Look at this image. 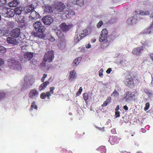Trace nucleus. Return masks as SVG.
<instances>
[{"label": "nucleus", "instance_id": "obj_1", "mask_svg": "<svg viewBox=\"0 0 153 153\" xmlns=\"http://www.w3.org/2000/svg\"><path fill=\"white\" fill-rule=\"evenodd\" d=\"M33 26L36 31L32 32L31 33L32 35L35 37H38L40 38L44 39L45 36V34L43 33L45 31V26L39 21L35 22L33 24Z\"/></svg>", "mask_w": 153, "mask_h": 153}, {"label": "nucleus", "instance_id": "obj_2", "mask_svg": "<svg viewBox=\"0 0 153 153\" xmlns=\"http://www.w3.org/2000/svg\"><path fill=\"white\" fill-rule=\"evenodd\" d=\"M142 45L143 46L141 47L134 48L132 51V53L135 55L140 56L143 50V48L147 49L149 46L148 43L146 42L142 43Z\"/></svg>", "mask_w": 153, "mask_h": 153}, {"label": "nucleus", "instance_id": "obj_3", "mask_svg": "<svg viewBox=\"0 0 153 153\" xmlns=\"http://www.w3.org/2000/svg\"><path fill=\"white\" fill-rule=\"evenodd\" d=\"M54 57L53 51V50L48 51L44 55L43 62H44L45 63L46 62H53Z\"/></svg>", "mask_w": 153, "mask_h": 153}, {"label": "nucleus", "instance_id": "obj_4", "mask_svg": "<svg viewBox=\"0 0 153 153\" xmlns=\"http://www.w3.org/2000/svg\"><path fill=\"white\" fill-rule=\"evenodd\" d=\"M49 91L46 92H43L40 94V98L42 99H45L46 98L48 99H49L51 95L54 93V90L55 89L54 87H50Z\"/></svg>", "mask_w": 153, "mask_h": 153}, {"label": "nucleus", "instance_id": "obj_5", "mask_svg": "<svg viewBox=\"0 0 153 153\" xmlns=\"http://www.w3.org/2000/svg\"><path fill=\"white\" fill-rule=\"evenodd\" d=\"M108 34V30L106 28L102 29L100 33V36L99 38V42H102L105 41L107 38Z\"/></svg>", "mask_w": 153, "mask_h": 153}, {"label": "nucleus", "instance_id": "obj_6", "mask_svg": "<svg viewBox=\"0 0 153 153\" xmlns=\"http://www.w3.org/2000/svg\"><path fill=\"white\" fill-rule=\"evenodd\" d=\"M9 65L14 69H18L20 66V63L18 61L14 59H12L9 61Z\"/></svg>", "mask_w": 153, "mask_h": 153}, {"label": "nucleus", "instance_id": "obj_7", "mask_svg": "<svg viewBox=\"0 0 153 153\" xmlns=\"http://www.w3.org/2000/svg\"><path fill=\"white\" fill-rule=\"evenodd\" d=\"M45 25H49L53 21V19L50 16H47L44 17L42 19Z\"/></svg>", "mask_w": 153, "mask_h": 153}, {"label": "nucleus", "instance_id": "obj_8", "mask_svg": "<svg viewBox=\"0 0 153 153\" xmlns=\"http://www.w3.org/2000/svg\"><path fill=\"white\" fill-rule=\"evenodd\" d=\"M59 27L61 30L64 32L69 30L71 27L70 25H67L65 23H62L59 25Z\"/></svg>", "mask_w": 153, "mask_h": 153}, {"label": "nucleus", "instance_id": "obj_9", "mask_svg": "<svg viewBox=\"0 0 153 153\" xmlns=\"http://www.w3.org/2000/svg\"><path fill=\"white\" fill-rule=\"evenodd\" d=\"M20 30L19 28H16L13 30L10 33L11 36L13 38H17L20 34Z\"/></svg>", "mask_w": 153, "mask_h": 153}, {"label": "nucleus", "instance_id": "obj_10", "mask_svg": "<svg viewBox=\"0 0 153 153\" xmlns=\"http://www.w3.org/2000/svg\"><path fill=\"white\" fill-rule=\"evenodd\" d=\"M133 79L129 75H127L125 76L124 83L127 85H130L133 82Z\"/></svg>", "mask_w": 153, "mask_h": 153}, {"label": "nucleus", "instance_id": "obj_11", "mask_svg": "<svg viewBox=\"0 0 153 153\" xmlns=\"http://www.w3.org/2000/svg\"><path fill=\"white\" fill-rule=\"evenodd\" d=\"M56 9L58 12H61L62 11L65 6L64 4L61 2L58 3L56 5Z\"/></svg>", "mask_w": 153, "mask_h": 153}, {"label": "nucleus", "instance_id": "obj_12", "mask_svg": "<svg viewBox=\"0 0 153 153\" xmlns=\"http://www.w3.org/2000/svg\"><path fill=\"white\" fill-rule=\"evenodd\" d=\"M119 139L117 137L111 136L108 141L112 145L117 143L119 141Z\"/></svg>", "mask_w": 153, "mask_h": 153}, {"label": "nucleus", "instance_id": "obj_13", "mask_svg": "<svg viewBox=\"0 0 153 153\" xmlns=\"http://www.w3.org/2000/svg\"><path fill=\"white\" fill-rule=\"evenodd\" d=\"M7 41L9 44H11L14 45H16L19 43V41L11 37H8L7 38Z\"/></svg>", "mask_w": 153, "mask_h": 153}, {"label": "nucleus", "instance_id": "obj_14", "mask_svg": "<svg viewBox=\"0 0 153 153\" xmlns=\"http://www.w3.org/2000/svg\"><path fill=\"white\" fill-rule=\"evenodd\" d=\"M56 34L62 42H65V36L63 32H62L61 30H59L56 32Z\"/></svg>", "mask_w": 153, "mask_h": 153}, {"label": "nucleus", "instance_id": "obj_15", "mask_svg": "<svg viewBox=\"0 0 153 153\" xmlns=\"http://www.w3.org/2000/svg\"><path fill=\"white\" fill-rule=\"evenodd\" d=\"M38 94L39 93L37 90H36L33 89L30 91L29 94V97L31 98H33L37 96Z\"/></svg>", "mask_w": 153, "mask_h": 153}, {"label": "nucleus", "instance_id": "obj_16", "mask_svg": "<svg viewBox=\"0 0 153 153\" xmlns=\"http://www.w3.org/2000/svg\"><path fill=\"white\" fill-rule=\"evenodd\" d=\"M76 77V74L75 71L73 70L70 72L68 77L69 80H73Z\"/></svg>", "mask_w": 153, "mask_h": 153}, {"label": "nucleus", "instance_id": "obj_17", "mask_svg": "<svg viewBox=\"0 0 153 153\" xmlns=\"http://www.w3.org/2000/svg\"><path fill=\"white\" fill-rule=\"evenodd\" d=\"M39 15L36 11H32L30 15V17L32 19H36L39 17Z\"/></svg>", "mask_w": 153, "mask_h": 153}, {"label": "nucleus", "instance_id": "obj_18", "mask_svg": "<svg viewBox=\"0 0 153 153\" xmlns=\"http://www.w3.org/2000/svg\"><path fill=\"white\" fill-rule=\"evenodd\" d=\"M71 2L74 4L81 6L84 4L83 0H71Z\"/></svg>", "mask_w": 153, "mask_h": 153}, {"label": "nucleus", "instance_id": "obj_19", "mask_svg": "<svg viewBox=\"0 0 153 153\" xmlns=\"http://www.w3.org/2000/svg\"><path fill=\"white\" fill-rule=\"evenodd\" d=\"M50 84V82L47 81L45 82H43V83L41 84L39 86V90L41 91L44 89L46 86Z\"/></svg>", "mask_w": 153, "mask_h": 153}, {"label": "nucleus", "instance_id": "obj_20", "mask_svg": "<svg viewBox=\"0 0 153 153\" xmlns=\"http://www.w3.org/2000/svg\"><path fill=\"white\" fill-rule=\"evenodd\" d=\"M6 10L7 11L6 12V13L4 14L6 15L7 17H11L14 16V14L13 13V11H12L10 8H8Z\"/></svg>", "mask_w": 153, "mask_h": 153}, {"label": "nucleus", "instance_id": "obj_21", "mask_svg": "<svg viewBox=\"0 0 153 153\" xmlns=\"http://www.w3.org/2000/svg\"><path fill=\"white\" fill-rule=\"evenodd\" d=\"M33 53L27 52L24 54V58L28 60H30L33 56Z\"/></svg>", "mask_w": 153, "mask_h": 153}, {"label": "nucleus", "instance_id": "obj_22", "mask_svg": "<svg viewBox=\"0 0 153 153\" xmlns=\"http://www.w3.org/2000/svg\"><path fill=\"white\" fill-rule=\"evenodd\" d=\"M24 10V8L22 7H18L15 8L14 11L15 13L17 15H20L22 11Z\"/></svg>", "mask_w": 153, "mask_h": 153}, {"label": "nucleus", "instance_id": "obj_23", "mask_svg": "<svg viewBox=\"0 0 153 153\" xmlns=\"http://www.w3.org/2000/svg\"><path fill=\"white\" fill-rule=\"evenodd\" d=\"M19 3V0H13L11 1L9 5L10 7H16L18 5Z\"/></svg>", "mask_w": 153, "mask_h": 153}, {"label": "nucleus", "instance_id": "obj_24", "mask_svg": "<svg viewBox=\"0 0 153 153\" xmlns=\"http://www.w3.org/2000/svg\"><path fill=\"white\" fill-rule=\"evenodd\" d=\"M126 96L124 98L126 100H128L131 98H132L135 96L134 94L131 93L130 94L129 92H127L125 94Z\"/></svg>", "mask_w": 153, "mask_h": 153}, {"label": "nucleus", "instance_id": "obj_25", "mask_svg": "<svg viewBox=\"0 0 153 153\" xmlns=\"http://www.w3.org/2000/svg\"><path fill=\"white\" fill-rule=\"evenodd\" d=\"M34 5L33 4L27 6L25 9L27 13L31 12L34 11Z\"/></svg>", "mask_w": 153, "mask_h": 153}, {"label": "nucleus", "instance_id": "obj_26", "mask_svg": "<svg viewBox=\"0 0 153 153\" xmlns=\"http://www.w3.org/2000/svg\"><path fill=\"white\" fill-rule=\"evenodd\" d=\"M103 42L101 44V47L102 48L104 49L108 46L110 41L106 39L105 41Z\"/></svg>", "mask_w": 153, "mask_h": 153}, {"label": "nucleus", "instance_id": "obj_27", "mask_svg": "<svg viewBox=\"0 0 153 153\" xmlns=\"http://www.w3.org/2000/svg\"><path fill=\"white\" fill-rule=\"evenodd\" d=\"M88 33V31L86 29H85L81 31L80 34V36L83 38L87 35Z\"/></svg>", "mask_w": 153, "mask_h": 153}, {"label": "nucleus", "instance_id": "obj_28", "mask_svg": "<svg viewBox=\"0 0 153 153\" xmlns=\"http://www.w3.org/2000/svg\"><path fill=\"white\" fill-rule=\"evenodd\" d=\"M82 38L80 35L76 34L74 37V41L75 42L77 43Z\"/></svg>", "mask_w": 153, "mask_h": 153}, {"label": "nucleus", "instance_id": "obj_29", "mask_svg": "<svg viewBox=\"0 0 153 153\" xmlns=\"http://www.w3.org/2000/svg\"><path fill=\"white\" fill-rule=\"evenodd\" d=\"M75 15V12L74 11L71 10L68 12V13H66V16L67 18L71 17L72 16Z\"/></svg>", "mask_w": 153, "mask_h": 153}, {"label": "nucleus", "instance_id": "obj_30", "mask_svg": "<svg viewBox=\"0 0 153 153\" xmlns=\"http://www.w3.org/2000/svg\"><path fill=\"white\" fill-rule=\"evenodd\" d=\"M97 150L100 152L101 153H105L106 152L105 147L104 146H102L99 147Z\"/></svg>", "mask_w": 153, "mask_h": 153}, {"label": "nucleus", "instance_id": "obj_31", "mask_svg": "<svg viewBox=\"0 0 153 153\" xmlns=\"http://www.w3.org/2000/svg\"><path fill=\"white\" fill-rule=\"evenodd\" d=\"M80 57H78L76 58L74 60L73 65V67H76L79 63V59H80Z\"/></svg>", "mask_w": 153, "mask_h": 153}, {"label": "nucleus", "instance_id": "obj_32", "mask_svg": "<svg viewBox=\"0 0 153 153\" xmlns=\"http://www.w3.org/2000/svg\"><path fill=\"white\" fill-rule=\"evenodd\" d=\"M151 31H152V29L149 27L144 29L143 33L144 34H149L151 33Z\"/></svg>", "mask_w": 153, "mask_h": 153}, {"label": "nucleus", "instance_id": "obj_33", "mask_svg": "<svg viewBox=\"0 0 153 153\" xmlns=\"http://www.w3.org/2000/svg\"><path fill=\"white\" fill-rule=\"evenodd\" d=\"M145 93L147 94L148 96L151 97L152 95V91L151 90H149L148 89H145L144 90Z\"/></svg>", "mask_w": 153, "mask_h": 153}, {"label": "nucleus", "instance_id": "obj_34", "mask_svg": "<svg viewBox=\"0 0 153 153\" xmlns=\"http://www.w3.org/2000/svg\"><path fill=\"white\" fill-rule=\"evenodd\" d=\"M33 108L36 109H37V105H36V102L35 101L32 102L31 105L30 109L31 110H33Z\"/></svg>", "mask_w": 153, "mask_h": 153}, {"label": "nucleus", "instance_id": "obj_35", "mask_svg": "<svg viewBox=\"0 0 153 153\" xmlns=\"http://www.w3.org/2000/svg\"><path fill=\"white\" fill-rule=\"evenodd\" d=\"M6 51V49L3 46H0V54L5 53Z\"/></svg>", "mask_w": 153, "mask_h": 153}, {"label": "nucleus", "instance_id": "obj_36", "mask_svg": "<svg viewBox=\"0 0 153 153\" xmlns=\"http://www.w3.org/2000/svg\"><path fill=\"white\" fill-rule=\"evenodd\" d=\"M139 14L140 15H149L150 14V12L149 11H142L141 12H140L139 13Z\"/></svg>", "mask_w": 153, "mask_h": 153}, {"label": "nucleus", "instance_id": "obj_37", "mask_svg": "<svg viewBox=\"0 0 153 153\" xmlns=\"http://www.w3.org/2000/svg\"><path fill=\"white\" fill-rule=\"evenodd\" d=\"M6 96V94L3 91H0V100L1 99L4 98Z\"/></svg>", "mask_w": 153, "mask_h": 153}, {"label": "nucleus", "instance_id": "obj_38", "mask_svg": "<svg viewBox=\"0 0 153 153\" xmlns=\"http://www.w3.org/2000/svg\"><path fill=\"white\" fill-rule=\"evenodd\" d=\"M7 4L6 0H0V6H3Z\"/></svg>", "mask_w": 153, "mask_h": 153}, {"label": "nucleus", "instance_id": "obj_39", "mask_svg": "<svg viewBox=\"0 0 153 153\" xmlns=\"http://www.w3.org/2000/svg\"><path fill=\"white\" fill-rule=\"evenodd\" d=\"M83 95V98L85 100V102H86V101L88 99V93H84Z\"/></svg>", "mask_w": 153, "mask_h": 153}, {"label": "nucleus", "instance_id": "obj_40", "mask_svg": "<svg viewBox=\"0 0 153 153\" xmlns=\"http://www.w3.org/2000/svg\"><path fill=\"white\" fill-rule=\"evenodd\" d=\"M119 94L118 92L115 89L114 92L111 94V96L115 97L118 96Z\"/></svg>", "mask_w": 153, "mask_h": 153}, {"label": "nucleus", "instance_id": "obj_41", "mask_svg": "<svg viewBox=\"0 0 153 153\" xmlns=\"http://www.w3.org/2000/svg\"><path fill=\"white\" fill-rule=\"evenodd\" d=\"M46 9V11L48 12H51L52 11V8L51 6H46L45 7Z\"/></svg>", "mask_w": 153, "mask_h": 153}, {"label": "nucleus", "instance_id": "obj_42", "mask_svg": "<svg viewBox=\"0 0 153 153\" xmlns=\"http://www.w3.org/2000/svg\"><path fill=\"white\" fill-rule=\"evenodd\" d=\"M134 19V17H130L127 20V22L128 23L131 25L134 22L133 21V19Z\"/></svg>", "mask_w": 153, "mask_h": 153}, {"label": "nucleus", "instance_id": "obj_43", "mask_svg": "<svg viewBox=\"0 0 153 153\" xmlns=\"http://www.w3.org/2000/svg\"><path fill=\"white\" fill-rule=\"evenodd\" d=\"M150 107V104L149 102L146 103L145 104V106L144 108V110L145 111H146L149 109Z\"/></svg>", "mask_w": 153, "mask_h": 153}, {"label": "nucleus", "instance_id": "obj_44", "mask_svg": "<svg viewBox=\"0 0 153 153\" xmlns=\"http://www.w3.org/2000/svg\"><path fill=\"white\" fill-rule=\"evenodd\" d=\"M23 44H21V48L22 50H26L27 49L28 46L26 45H23Z\"/></svg>", "mask_w": 153, "mask_h": 153}, {"label": "nucleus", "instance_id": "obj_45", "mask_svg": "<svg viewBox=\"0 0 153 153\" xmlns=\"http://www.w3.org/2000/svg\"><path fill=\"white\" fill-rule=\"evenodd\" d=\"M82 91V87H80L78 91L76 93V95L77 96H79L81 93Z\"/></svg>", "mask_w": 153, "mask_h": 153}, {"label": "nucleus", "instance_id": "obj_46", "mask_svg": "<svg viewBox=\"0 0 153 153\" xmlns=\"http://www.w3.org/2000/svg\"><path fill=\"white\" fill-rule=\"evenodd\" d=\"M20 19H21V20H20L19 19V21L21 23H24L25 22V17L23 16H21L20 17Z\"/></svg>", "mask_w": 153, "mask_h": 153}, {"label": "nucleus", "instance_id": "obj_47", "mask_svg": "<svg viewBox=\"0 0 153 153\" xmlns=\"http://www.w3.org/2000/svg\"><path fill=\"white\" fill-rule=\"evenodd\" d=\"M103 23L102 21H99V22H98V23L97 24V27L98 28H100L101 26L102 25Z\"/></svg>", "mask_w": 153, "mask_h": 153}, {"label": "nucleus", "instance_id": "obj_48", "mask_svg": "<svg viewBox=\"0 0 153 153\" xmlns=\"http://www.w3.org/2000/svg\"><path fill=\"white\" fill-rule=\"evenodd\" d=\"M4 64V59L0 58V67L2 66Z\"/></svg>", "mask_w": 153, "mask_h": 153}, {"label": "nucleus", "instance_id": "obj_49", "mask_svg": "<svg viewBox=\"0 0 153 153\" xmlns=\"http://www.w3.org/2000/svg\"><path fill=\"white\" fill-rule=\"evenodd\" d=\"M47 76V74H44L43 75V76L41 79V81L42 82H43L45 81V79L46 78Z\"/></svg>", "mask_w": 153, "mask_h": 153}, {"label": "nucleus", "instance_id": "obj_50", "mask_svg": "<svg viewBox=\"0 0 153 153\" xmlns=\"http://www.w3.org/2000/svg\"><path fill=\"white\" fill-rule=\"evenodd\" d=\"M111 98L110 97H109L107 98L105 101L108 104H109L111 102Z\"/></svg>", "mask_w": 153, "mask_h": 153}, {"label": "nucleus", "instance_id": "obj_51", "mask_svg": "<svg viewBox=\"0 0 153 153\" xmlns=\"http://www.w3.org/2000/svg\"><path fill=\"white\" fill-rule=\"evenodd\" d=\"M103 70L102 69H101L99 71V75L101 77H102L103 75Z\"/></svg>", "mask_w": 153, "mask_h": 153}, {"label": "nucleus", "instance_id": "obj_52", "mask_svg": "<svg viewBox=\"0 0 153 153\" xmlns=\"http://www.w3.org/2000/svg\"><path fill=\"white\" fill-rule=\"evenodd\" d=\"M115 115V117L116 118L119 117L120 116V112L119 111H116Z\"/></svg>", "mask_w": 153, "mask_h": 153}, {"label": "nucleus", "instance_id": "obj_53", "mask_svg": "<svg viewBox=\"0 0 153 153\" xmlns=\"http://www.w3.org/2000/svg\"><path fill=\"white\" fill-rule=\"evenodd\" d=\"M63 152H65V153H72V152L71 151H67L65 149H63L62 150Z\"/></svg>", "mask_w": 153, "mask_h": 153}, {"label": "nucleus", "instance_id": "obj_54", "mask_svg": "<svg viewBox=\"0 0 153 153\" xmlns=\"http://www.w3.org/2000/svg\"><path fill=\"white\" fill-rule=\"evenodd\" d=\"M108 104V103L106 102V101H105L103 103L102 105L101 106L102 107H105Z\"/></svg>", "mask_w": 153, "mask_h": 153}, {"label": "nucleus", "instance_id": "obj_55", "mask_svg": "<svg viewBox=\"0 0 153 153\" xmlns=\"http://www.w3.org/2000/svg\"><path fill=\"white\" fill-rule=\"evenodd\" d=\"M112 71L111 69V68H108L107 70L106 71V72L108 74H109Z\"/></svg>", "mask_w": 153, "mask_h": 153}, {"label": "nucleus", "instance_id": "obj_56", "mask_svg": "<svg viewBox=\"0 0 153 153\" xmlns=\"http://www.w3.org/2000/svg\"><path fill=\"white\" fill-rule=\"evenodd\" d=\"M149 28L152 29V31L153 30V22H152V24L150 25V26L149 27Z\"/></svg>", "mask_w": 153, "mask_h": 153}, {"label": "nucleus", "instance_id": "obj_57", "mask_svg": "<svg viewBox=\"0 0 153 153\" xmlns=\"http://www.w3.org/2000/svg\"><path fill=\"white\" fill-rule=\"evenodd\" d=\"M86 47L87 48H89L91 47V45L90 44H88L86 45Z\"/></svg>", "mask_w": 153, "mask_h": 153}, {"label": "nucleus", "instance_id": "obj_58", "mask_svg": "<svg viewBox=\"0 0 153 153\" xmlns=\"http://www.w3.org/2000/svg\"><path fill=\"white\" fill-rule=\"evenodd\" d=\"M123 108L126 110H128V108L126 105L124 106H123Z\"/></svg>", "mask_w": 153, "mask_h": 153}, {"label": "nucleus", "instance_id": "obj_59", "mask_svg": "<svg viewBox=\"0 0 153 153\" xmlns=\"http://www.w3.org/2000/svg\"><path fill=\"white\" fill-rule=\"evenodd\" d=\"M96 41V39H93L91 40V42L92 43L95 42Z\"/></svg>", "mask_w": 153, "mask_h": 153}, {"label": "nucleus", "instance_id": "obj_60", "mask_svg": "<svg viewBox=\"0 0 153 153\" xmlns=\"http://www.w3.org/2000/svg\"><path fill=\"white\" fill-rule=\"evenodd\" d=\"M119 109V105H118L116 107V109H115V111H118V110Z\"/></svg>", "mask_w": 153, "mask_h": 153}, {"label": "nucleus", "instance_id": "obj_61", "mask_svg": "<svg viewBox=\"0 0 153 153\" xmlns=\"http://www.w3.org/2000/svg\"><path fill=\"white\" fill-rule=\"evenodd\" d=\"M150 56L152 59L153 60V53H151L150 54Z\"/></svg>", "mask_w": 153, "mask_h": 153}, {"label": "nucleus", "instance_id": "obj_62", "mask_svg": "<svg viewBox=\"0 0 153 153\" xmlns=\"http://www.w3.org/2000/svg\"><path fill=\"white\" fill-rule=\"evenodd\" d=\"M33 82V83H30V85H29V86L30 87L33 85V84L32 83Z\"/></svg>", "mask_w": 153, "mask_h": 153}, {"label": "nucleus", "instance_id": "obj_63", "mask_svg": "<svg viewBox=\"0 0 153 153\" xmlns=\"http://www.w3.org/2000/svg\"><path fill=\"white\" fill-rule=\"evenodd\" d=\"M137 153H143L142 152H141L140 151H138V152Z\"/></svg>", "mask_w": 153, "mask_h": 153}, {"label": "nucleus", "instance_id": "obj_64", "mask_svg": "<svg viewBox=\"0 0 153 153\" xmlns=\"http://www.w3.org/2000/svg\"><path fill=\"white\" fill-rule=\"evenodd\" d=\"M125 153L124 152H120L119 153Z\"/></svg>", "mask_w": 153, "mask_h": 153}]
</instances>
